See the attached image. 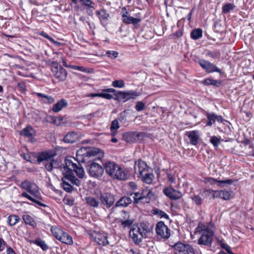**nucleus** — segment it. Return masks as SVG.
<instances>
[{"instance_id":"obj_51","label":"nucleus","mask_w":254,"mask_h":254,"mask_svg":"<svg viewBox=\"0 0 254 254\" xmlns=\"http://www.w3.org/2000/svg\"><path fill=\"white\" fill-rule=\"evenodd\" d=\"M119 53L115 51H108L106 52L105 56H107L111 59H115L118 57Z\"/></svg>"},{"instance_id":"obj_62","label":"nucleus","mask_w":254,"mask_h":254,"mask_svg":"<svg viewBox=\"0 0 254 254\" xmlns=\"http://www.w3.org/2000/svg\"><path fill=\"white\" fill-rule=\"evenodd\" d=\"M101 97L107 99H111L113 98V96L111 94L107 93H101Z\"/></svg>"},{"instance_id":"obj_20","label":"nucleus","mask_w":254,"mask_h":254,"mask_svg":"<svg viewBox=\"0 0 254 254\" xmlns=\"http://www.w3.org/2000/svg\"><path fill=\"white\" fill-rule=\"evenodd\" d=\"M148 166L143 161L139 160L135 162L134 169L136 174L140 176L143 175L144 172L147 170Z\"/></svg>"},{"instance_id":"obj_13","label":"nucleus","mask_w":254,"mask_h":254,"mask_svg":"<svg viewBox=\"0 0 254 254\" xmlns=\"http://www.w3.org/2000/svg\"><path fill=\"white\" fill-rule=\"evenodd\" d=\"M101 205L107 208H110L115 202V197L109 193H101L100 195Z\"/></svg>"},{"instance_id":"obj_34","label":"nucleus","mask_w":254,"mask_h":254,"mask_svg":"<svg viewBox=\"0 0 254 254\" xmlns=\"http://www.w3.org/2000/svg\"><path fill=\"white\" fill-rule=\"evenodd\" d=\"M68 179L67 178H62L61 186L65 191L68 192H70L73 190V187L71 184H67V182H66L68 181Z\"/></svg>"},{"instance_id":"obj_39","label":"nucleus","mask_w":254,"mask_h":254,"mask_svg":"<svg viewBox=\"0 0 254 254\" xmlns=\"http://www.w3.org/2000/svg\"><path fill=\"white\" fill-rule=\"evenodd\" d=\"M33 243L39 246L44 251H47L49 249V247L45 242L40 238L35 240Z\"/></svg>"},{"instance_id":"obj_60","label":"nucleus","mask_w":254,"mask_h":254,"mask_svg":"<svg viewBox=\"0 0 254 254\" xmlns=\"http://www.w3.org/2000/svg\"><path fill=\"white\" fill-rule=\"evenodd\" d=\"M135 203H137L139 200L143 199L141 193L139 192L134 193V196L133 197Z\"/></svg>"},{"instance_id":"obj_33","label":"nucleus","mask_w":254,"mask_h":254,"mask_svg":"<svg viewBox=\"0 0 254 254\" xmlns=\"http://www.w3.org/2000/svg\"><path fill=\"white\" fill-rule=\"evenodd\" d=\"M51 231L53 235L59 241L60 240V238L62 237L63 235H64V232L60 228L53 226L51 227Z\"/></svg>"},{"instance_id":"obj_47","label":"nucleus","mask_w":254,"mask_h":254,"mask_svg":"<svg viewBox=\"0 0 254 254\" xmlns=\"http://www.w3.org/2000/svg\"><path fill=\"white\" fill-rule=\"evenodd\" d=\"M88 147H82L77 151L76 154H77V155H78V156H82L83 157H88Z\"/></svg>"},{"instance_id":"obj_4","label":"nucleus","mask_w":254,"mask_h":254,"mask_svg":"<svg viewBox=\"0 0 254 254\" xmlns=\"http://www.w3.org/2000/svg\"><path fill=\"white\" fill-rule=\"evenodd\" d=\"M175 254H195L192 247L189 244L178 242L171 246Z\"/></svg>"},{"instance_id":"obj_58","label":"nucleus","mask_w":254,"mask_h":254,"mask_svg":"<svg viewBox=\"0 0 254 254\" xmlns=\"http://www.w3.org/2000/svg\"><path fill=\"white\" fill-rule=\"evenodd\" d=\"M70 68L84 72H86V69L83 66L71 65L70 66Z\"/></svg>"},{"instance_id":"obj_32","label":"nucleus","mask_w":254,"mask_h":254,"mask_svg":"<svg viewBox=\"0 0 254 254\" xmlns=\"http://www.w3.org/2000/svg\"><path fill=\"white\" fill-rule=\"evenodd\" d=\"M20 218L16 215H9L7 220V222L10 226H13L20 222Z\"/></svg>"},{"instance_id":"obj_3","label":"nucleus","mask_w":254,"mask_h":254,"mask_svg":"<svg viewBox=\"0 0 254 254\" xmlns=\"http://www.w3.org/2000/svg\"><path fill=\"white\" fill-rule=\"evenodd\" d=\"M196 231L201 235L198 240L199 245L208 246L211 245L214 235L213 231L205 225L199 224L196 228Z\"/></svg>"},{"instance_id":"obj_49","label":"nucleus","mask_w":254,"mask_h":254,"mask_svg":"<svg viewBox=\"0 0 254 254\" xmlns=\"http://www.w3.org/2000/svg\"><path fill=\"white\" fill-rule=\"evenodd\" d=\"M142 195V198H150L151 196L153 195V194L152 191L150 190H143L142 193H141Z\"/></svg>"},{"instance_id":"obj_53","label":"nucleus","mask_w":254,"mask_h":254,"mask_svg":"<svg viewBox=\"0 0 254 254\" xmlns=\"http://www.w3.org/2000/svg\"><path fill=\"white\" fill-rule=\"evenodd\" d=\"M220 141V139L216 136H212L210 138V142L215 148H217L218 146Z\"/></svg>"},{"instance_id":"obj_63","label":"nucleus","mask_w":254,"mask_h":254,"mask_svg":"<svg viewBox=\"0 0 254 254\" xmlns=\"http://www.w3.org/2000/svg\"><path fill=\"white\" fill-rule=\"evenodd\" d=\"M103 92H107V93H113L115 95L117 96V94H116V93L117 92V91L114 88H107V89L103 90Z\"/></svg>"},{"instance_id":"obj_64","label":"nucleus","mask_w":254,"mask_h":254,"mask_svg":"<svg viewBox=\"0 0 254 254\" xmlns=\"http://www.w3.org/2000/svg\"><path fill=\"white\" fill-rule=\"evenodd\" d=\"M6 254H16L14 251L10 247L7 246L6 248Z\"/></svg>"},{"instance_id":"obj_17","label":"nucleus","mask_w":254,"mask_h":254,"mask_svg":"<svg viewBox=\"0 0 254 254\" xmlns=\"http://www.w3.org/2000/svg\"><path fill=\"white\" fill-rule=\"evenodd\" d=\"M94 241L101 246H106L109 244L107 235L105 233H93L91 234Z\"/></svg>"},{"instance_id":"obj_11","label":"nucleus","mask_w":254,"mask_h":254,"mask_svg":"<svg viewBox=\"0 0 254 254\" xmlns=\"http://www.w3.org/2000/svg\"><path fill=\"white\" fill-rule=\"evenodd\" d=\"M65 167L70 171L74 172L80 178H83L84 176V171L81 165L76 164L69 160H65Z\"/></svg>"},{"instance_id":"obj_57","label":"nucleus","mask_w":254,"mask_h":254,"mask_svg":"<svg viewBox=\"0 0 254 254\" xmlns=\"http://www.w3.org/2000/svg\"><path fill=\"white\" fill-rule=\"evenodd\" d=\"M219 55L218 52H212V51H207L206 53V55L207 57H210L212 59H216Z\"/></svg>"},{"instance_id":"obj_44","label":"nucleus","mask_w":254,"mask_h":254,"mask_svg":"<svg viewBox=\"0 0 254 254\" xmlns=\"http://www.w3.org/2000/svg\"><path fill=\"white\" fill-rule=\"evenodd\" d=\"M235 6L233 3H229L224 4L222 7V13L226 14L228 13L230 10L234 9Z\"/></svg>"},{"instance_id":"obj_1","label":"nucleus","mask_w":254,"mask_h":254,"mask_svg":"<svg viewBox=\"0 0 254 254\" xmlns=\"http://www.w3.org/2000/svg\"><path fill=\"white\" fill-rule=\"evenodd\" d=\"M21 187L28 192H23L21 194V196L28 199L40 206H47L46 204L39 201L42 199V196L36 184L25 180L21 183Z\"/></svg>"},{"instance_id":"obj_29","label":"nucleus","mask_w":254,"mask_h":254,"mask_svg":"<svg viewBox=\"0 0 254 254\" xmlns=\"http://www.w3.org/2000/svg\"><path fill=\"white\" fill-rule=\"evenodd\" d=\"M188 137L190 138V143L194 145L198 144L199 139L198 131L197 130H193L189 132Z\"/></svg>"},{"instance_id":"obj_19","label":"nucleus","mask_w":254,"mask_h":254,"mask_svg":"<svg viewBox=\"0 0 254 254\" xmlns=\"http://www.w3.org/2000/svg\"><path fill=\"white\" fill-rule=\"evenodd\" d=\"M138 225L144 236V238L147 237L152 233L153 225L148 222H143L138 224Z\"/></svg>"},{"instance_id":"obj_12","label":"nucleus","mask_w":254,"mask_h":254,"mask_svg":"<svg viewBox=\"0 0 254 254\" xmlns=\"http://www.w3.org/2000/svg\"><path fill=\"white\" fill-rule=\"evenodd\" d=\"M57 155V153L55 150H45L39 153L37 157V160L39 164L44 161L46 162L54 159Z\"/></svg>"},{"instance_id":"obj_48","label":"nucleus","mask_w":254,"mask_h":254,"mask_svg":"<svg viewBox=\"0 0 254 254\" xmlns=\"http://www.w3.org/2000/svg\"><path fill=\"white\" fill-rule=\"evenodd\" d=\"M79 1L82 2V4L88 6L90 8H94V3L92 2L91 0H79ZM77 2V0H75V2L74 3H76Z\"/></svg>"},{"instance_id":"obj_18","label":"nucleus","mask_w":254,"mask_h":254,"mask_svg":"<svg viewBox=\"0 0 254 254\" xmlns=\"http://www.w3.org/2000/svg\"><path fill=\"white\" fill-rule=\"evenodd\" d=\"M163 192L171 199H179L182 196V194L180 191L175 190L171 187L165 188L163 190Z\"/></svg>"},{"instance_id":"obj_2","label":"nucleus","mask_w":254,"mask_h":254,"mask_svg":"<svg viewBox=\"0 0 254 254\" xmlns=\"http://www.w3.org/2000/svg\"><path fill=\"white\" fill-rule=\"evenodd\" d=\"M106 173L110 177L120 180H126L127 175L125 171L114 162L108 161L104 164Z\"/></svg>"},{"instance_id":"obj_26","label":"nucleus","mask_w":254,"mask_h":254,"mask_svg":"<svg viewBox=\"0 0 254 254\" xmlns=\"http://www.w3.org/2000/svg\"><path fill=\"white\" fill-rule=\"evenodd\" d=\"M88 155L89 157L98 156V159H101L104 156L103 151L98 148L88 147Z\"/></svg>"},{"instance_id":"obj_24","label":"nucleus","mask_w":254,"mask_h":254,"mask_svg":"<svg viewBox=\"0 0 254 254\" xmlns=\"http://www.w3.org/2000/svg\"><path fill=\"white\" fill-rule=\"evenodd\" d=\"M34 94L38 97L39 101L41 103L51 104L55 102V98L52 96H49L41 93L37 92H35Z\"/></svg>"},{"instance_id":"obj_23","label":"nucleus","mask_w":254,"mask_h":254,"mask_svg":"<svg viewBox=\"0 0 254 254\" xmlns=\"http://www.w3.org/2000/svg\"><path fill=\"white\" fill-rule=\"evenodd\" d=\"M207 121L206 125L207 126H212L216 121L219 123H223L224 121L222 116L217 115L215 113L208 114L207 115Z\"/></svg>"},{"instance_id":"obj_25","label":"nucleus","mask_w":254,"mask_h":254,"mask_svg":"<svg viewBox=\"0 0 254 254\" xmlns=\"http://www.w3.org/2000/svg\"><path fill=\"white\" fill-rule=\"evenodd\" d=\"M60 163L58 160L53 159L46 162L45 167L48 171L51 172L54 169L59 168L60 166Z\"/></svg>"},{"instance_id":"obj_22","label":"nucleus","mask_w":254,"mask_h":254,"mask_svg":"<svg viewBox=\"0 0 254 254\" xmlns=\"http://www.w3.org/2000/svg\"><path fill=\"white\" fill-rule=\"evenodd\" d=\"M80 138L81 136L77 132L71 131L64 136L63 141L66 143H73L78 141Z\"/></svg>"},{"instance_id":"obj_42","label":"nucleus","mask_w":254,"mask_h":254,"mask_svg":"<svg viewBox=\"0 0 254 254\" xmlns=\"http://www.w3.org/2000/svg\"><path fill=\"white\" fill-rule=\"evenodd\" d=\"M133 221V219H129L128 216L124 217V219L121 220V224L124 228L129 227L132 224Z\"/></svg>"},{"instance_id":"obj_10","label":"nucleus","mask_w":254,"mask_h":254,"mask_svg":"<svg viewBox=\"0 0 254 254\" xmlns=\"http://www.w3.org/2000/svg\"><path fill=\"white\" fill-rule=\"evenodd\" d=\"M197 63L202 68V69L207 72L212 73L216 72L219 73H222L220 69L217 67L216 65L208 61L203 59H199L197 61Z\"/></svg>"},{"instance_id":"obj_28","label":"nucleus","mask_w":254,"mask_h":254,"mask_svg":"<svg viewBox=\"0 0 254 254\" xmlns=\"http://www.w3.org/2000/svg\"><path fill=\"white\" fill-rule=\"evenodd\" d=\"M132 200L128 196L122 197L116 203V207H127L131 204Z\"/></svg>"},{"instance_id":"obj_59","label":"nucleus","mask_w":254,"mask_h":254,"mask_svg":"<svg viewBox=\"0 0 254 254\" xmlns=\"http://www.w3.org/2000/svg\"><path fill=\"white\" fill-rule=\"evenodd\" d=\"M17 87L20 91L23 92H25L26 90L25 84L23 82L18 83Z\"/></svg>"},{"instance_id":"obj_46","label":"nucleus","mask_w":254,"mask_h":254,"mask_svg":"<svg viewBox=\"0 0 254 254\" xmlns=\"http://www.w3.org/2000/svg\"><path fill=\"white\" fill-rule=\"evenodd\" d=\"M128 110H125L120 114L119 120L120 122L126 123L127 121V115L128 113Z\"/></svg>"},{"instance_id":"obj_38","label":"nucleus","mask_w":254,"mask_h":254,"mask_svg":"<svg viewBox=\"0 0 254 254\" xmlns=\"http://www.w3.org/2000/svg\"><path fill=\"white\" fill-rule=\"evenodd\" d=\"M86 203L90 206L93 207H97L99 206V202L96 198L89 196L85 198Z\"/></svg>"},{"instance_id":"obj_9","label":"nucleus","mask_w":254,"mask_h":254,"mask_svg":"<svg viewBox=\"0 0 254 254\" xmlns=\"http://www.w3.org/2000/svg\"><path fill=\"white\" fill-rule=\"evenodd\" d=\"M146 136V134L142 132H128L123 135L124 139L128 143L142 141Z\"/></svg>"},{"instance_id":"obj_56","label":"nucleus","mask_w":254,"mask_h":254,"mask_svg":"<svg viewBox=\"0 0 254 254\" xmlns=\"http://www.w3.org/2000/svg\"><path fill=\"white\" fill-rule=\"evenodd\" d=\"M220 246H221V247L223 249L226 250V251L228 253H229L230 254H233V253H232V250H231V247L229 245H228L226 244H225V243H223L222 242H221L220 243Z\"/></svg>"},{"instance_id":"obj_41","label":"nucleus","mask_w":254,"mask_h":254,"mask_svg":"<svg viewBox=\"0 0 254 254\" xmlns=\"http://www.w3.org/2000/svg\"><path fill=\"white\" fill-rule=\"evenodd\" d=\"M190 36L194 40L198 39L202 37V31L199 28L194 29L191 31Z\"/></svg>"},{"instance_id":"obj_52","label":"nucleus","mask_w":254,"mask_h":254,"mask_svg":"<svg viewBox=\"0 0 254 254\" xmlns=\"http://www.w3.org/2000/svg\"><path fill=\"white\" fill-rule=\"evenodd\" d=\"M69 178H70L69 180H70L71 184L77 186H79L80 185V181L76 178L73 174H71V175L69 176Z\"/></svg>"},{"instance_id":"obj_14","label":"nucleus","mask_w":254,"mask_h":254,"mask_svg":"<svg viewBox=\"0 0 254 254\" xmlns=\"http://www.w3.org/2000/svg\"><path fill=\"white\" fill-rule=\"evenodd\" d=\"M140 95V93L136 91L130 90L128 91H119L117 94V97L123 102H126L129 99H134Z\"/></svg>"},{"instance_id":"obj_27","label":"nucleus","mask_w":254,"mask_h":254,"mask_svg":"<svg viewBox=\"0 0 254 254\" xmlns=\"http://www.w3.org/2000/svg\"><path fill=\"white\" fill-rule=\"evenodd\" d=\"M68 105L67 101L62 99L56 103L53 107L52 110L55 113H58L61 111L64 108Z\"/></svg>"},{"instance_id":"obj_50","label":"nucleus","mask_w":254,"mask_h":254,"mask_svg":"<svg viewBox=\"0 0 254 254\" xmlns=\"http://www.w3.org/2000/svg\"><path fill=\"white\" fill-rule=\"evenodd\" d=\"M112 86L116 88H122L125 86V82L123 80H116L112 82Z\"/></svg>"},{"instance_id":"obj_55","label":"nucleus","mask_w":254,"mask_h":254,"mask_svg":"<svg viewBox=\"0 0 254 254\" xmlns=\"http://www.w3.org/2000/svg\"><path fill=\"white\" fill-rule=\"evenodd\" d=\"M191 198L197 205H200L202 203V199L201 197L198 195H193L191 197Z\"/></svg>"},{"instance_id":"obj_61","label":"nucleus","mask_w":254,"mask_h":254,"mask_svg":"<svg viewBox=\"0 0 254 254\" xmlns=\"http://www.w3.org/2000/svg\"><path fill=\"white\" fill-rule=\"evenodd\" d=\"M5 247H7L6 243L2 238H0V252L4 249Z\"/></svg>"},{"instance_id":"obj_54","label":"nucleus","mask_w":254,"mask_h":254,"mask_svg":"<svg viewBox=\"0 0 254 254\" xmlns=\"http://www.w3.org/2000/svg\"><path fill=\"white\" fill-rule=\"evenodd\" d=\"M145 108V104L141 102V101H138L136 103V104L135 106V108L136 110L138 112L141 111L143 110Z\"/></svg>"},{"instance_id":"obj_30","label":"nucleus","mask_w":254,"mask_h":254,"mask_svg":"<svg viewBox=\"0 0 254 254\" xmlns=\"http://www.w3.org/2000/svg\"><path fill=\"white\" fill-rule=\"evenodd\" d=\"M21 135L25 137H32L35 134L34 129L31 126H27L21 131Z\"/></svg>"},{"instance_id":"obj_21","label":"nucleus","mask_w":254,"mask_h":254,"mask_svg":"<svg viewBox=\"0 0 254 254\" xmlns=\"http://www.w3.org/2000/svg\"><path fill=\"white\" fill-rule=\"evenodd\" d=\"M204 183L209 184L211 185L214 184L215 183H218V186L220 187H223L227 185H230L233 183L232 179H227L225 180H219L215 179L211 177H207L205 178Z\"/></svg>"},{"instance_id":"obj_15","label":"nucleus","mask_w":254,"mask_h":254,"mask_svg":"<svg viewBox=\"0 0 254 254\" xmlns=\"http://www.w3.org/2000/svg\"><path fill=\"white\" fill-rule=\"evenodd\" d=\"M129 235L135 244H140L142 239L144 238L138 224L135 227L131 228L129 231Z\"/></svg>"},{"instance_id":"obj_35","label":"nucleus","mask_w":254,"mask_h":254,"mask_svg":"<svg viewBox=\"0 0 254 254\" xmlns=\"http://www.w3.org/2000/svg\"><path fill=\"white\" fill-rule=\"evenodd\" d=\"M61 242L66 244L67 245H72L73 244V241L72 237L67 233L64 232L62 237L60 238L59 240Z\"/></svg>"},{"instance_id":"obj_36","label":"nucleus","mask_w":254,"mask_h":254,"mask_svg":"<svg viewBox=\"0 0 254 254\" xmlns=\"http://www.w3.org/2000/svg\"><path fill=\"white\" fill-rule=\"evenodd\" d=\"M141 176L143 181L147 184H151L154 178V176L152 173H146Z\"/></svg>"},{"instance_id":"obj_5","label":"nucleus","mask_w":254,"mask_h":254,"mask_svg":"<svg viewBox=\"0 0 254 254\" xmlns=\"http://www.w3.org/2000/svg\"><path fill=\"white\" fill-rule=\"evenodd\" d=\"M51 70L55 77L59 81L65 80L67 76L66 70L61 65H59L57 62H53L51 64Z\"/></svg>"},{"instance_id":"obj_45","label":"nucleus","mask_w":254,"mask_h":254,"mask_svg":"<svg viewBox=\"0 0 254 254\" xmlns=\"http://www.w3.org/2000/svg\"><path fill=\"white\" fill-rule=\"evenodd\" d=\"M153 214L160 216V218H164L167 220L169 219V215L165 212L160 209H156L153 210Z\"/></svg>"},{"instance_id":"obj_7","label":"nucleus","mask_w":254,"mask_h":254,"mask_svg":"<svg viewBox=\"0 0 254 254\" xmlns=\"http://www.w3.org/2000/svg\"><path fill=\"white\" fill-rule=\"evenodd\" d=\"M155 230L157 237L160 238L168 239L171 236V230L163 221L156 224Z\"/></svg>"},{"instance_id":"obj_37","label":"nucleus","mask_w":254,"mask_h":254,"mask_svg":"<svg viewBox=\"0 0 254 254\" xmlns=\"http://www.w3.org/2000/svg\"><path fill=\"white\" fill-rule=\"evenodd\" d=\"M120 127V126L119 125L118 120L117 119L114 120L110 127V130L111 131V135L112 136H115L117 132V129Z\"/></svg>"},{"instance_id":"obj_43","label":"nucleus","mask_w":254,"mask_h":254,"mask_svg":"<svg viewBox=\"0 0 254 254\" xmlns=\"http://www.w3.org/2000/svg\"><path fill=\"white\" fill-rule=\"evenodd\" d=\"M97 13L101 21L107 20L109 16V14L105 9L97 11Z\"/></svg>"},{"instance_id":"obj_31","label":"nucleus","mask_w":254,"mask_h":254,"mask_svg":"<svg viewBox=\"0 0 254 254\" xmlns=\"http://www.w3.org/2000/svg\"><path fill=\"white\" fill-rule=\"evenodd\" d=\"M22 219L26 225H29L35 227L37 226L36 221L30 215L26 214L22 216Z\"/></svg>"},{"instance_id":"obj_16","label":"nucleus","mask_w":254,"mask_h":254,"mask_svg":"<svg viewBox=\"0 0 254 254\" xmlns=\"http://www.w3.org/2000/svg\"><path fill=\"white\" fill-rule=\"evenodd\" d=\"M204 192L212 193L213 197H220L224 200H228L231 197L232 191L225 190H205Z\"/></svg>"},{"instance_id":"obj_6","label":"nucleus","mask_w":254,"mask_h":254,"mask_svg":"<svg viewBox=\"0 0 254 254\" xmlns=\"http://www.w3.org/2000/svg\"><path fill=\"white\" fill-rule=\"evenodd\" d=\"M87 170L89 175L93 178H100L103 173L104 169L99 164L93 162L87 166Z\"/></svg>"},{"instance_id":"obj_8","label":"nucleus","mask_w":254,"mask_h":254,"mask_svg":"<svg viewBox=\"0 0 254 254\" xmlns=\"http://www.w3.org/2000/svg\"><path fill=\"white\" fill-rule=\"evenodd\" d=\"M122 21L126 24H133L135 27L139 26V23L141 22V18L138 17H133L128 13L125 7H123L121 11Z\"/></svg>"},{"instance_id":"obj_40","label":"nucleus","mask_w":254,"mask_h":254,"mask_svg":"<svg viewBox=\"0 0 254 254\" xmlns=\"http://www.w3.org/2000/svg\"><path fill=\"white\" fill-rule=\"evenodd\" d=\"M203 83L206 85H214L218 87L221 83V81L219 80H214L210 78H207L203 80Z\"/></svg>"}]
</instances>
